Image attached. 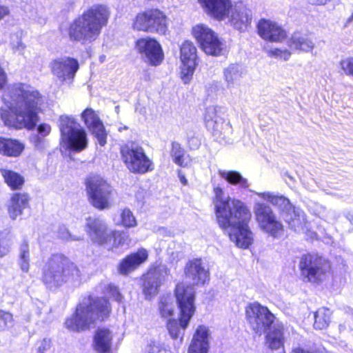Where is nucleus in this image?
I'll use <instances>...</instances> for the list:
<instances>
[{"label": "nucleus", "mask_w": 353, "mask_h": 353, "mask_svg": "<svg viewBox=\"0 0 353 353\" xmlns=\"http://www.w3.org/2000/svg\"><path fill=\"white\" fill-rule=\"evenodd\" d=\"M299 268L305 281L318 283L325 278L331 266L323 257L308 254L301 257Z\"/></svg>", "instance_id": "13"}, {"label": "nucleus", "mask_w": 353, "mask_h": 353, "mask_svg": "<svg viewBox=\"0 0 353 353\" xmlns=\"http://www.w3.org/2000/svg\"><path fill=\"white\" fill-rule=\"evenodd\" d=\"M350 216H351V217H352V219H350L349 216H348V219H350V221L351 223L353 225V216L350 215Z\"/></svg>", "instance_id": "61"}, {"label": "nucleus", "mask_w": 353, "mask_h": 353, "mask_svg": "<svg viewBox=\"0 0 353 353\" xmlns=\"http://www.w3.org/2000/svg\"><path fill=\"white\" fill-rule=\"evenodd\" d=\"M184 273L186 280L192 286L203 285L209 281V272L199 259L189 261L185 266Z\"/></svg>", "instance_id": "22"}, {"label": "nucleus", "mask_w": 353, "mask_h": 353, "mask_svg": "<svg viewBox=\"0 0 353 353\" xmlns=\"http://www.w3.org/2000/svg\"><path fill=\"white\" fill-rule=\"evenodd\" d=\"M8 104L0 108V117L4 125L17 129L34 128L43 100L34 88L17 83L8 89Z\"/></svg>", "instance_id": "1"}, {"label": "nucleus", "mask_w": 353, "mask_h": 353, "mask_svg": "<svg viewBox=\"0 0 353 353\" xmlns=\"http://www.w3.org/2000/svg\"><path fill=\"white\" fill-rule=\"evenodd\" d=\"M339 65L345 74L353 77V57L341 59Z\"/></svg>", "instance_id": "44"}, {"label": "nucleus", "mask_w": 353, "mask_h": 353, "mask_svg": "<svg viewBox=\"0 0 353 353\" xmlns=\"http://www.w3.org/2000/svg\"><path fill=\"white\" fill-rule=\"evenodd\" d=\"M50 125L46 123H41L37 127L38 135H40L42 137L48 136L50 133Z\"/></svg>", "instance_id": "51"}, {"label": "nucleus", "mask_w": 353, "mask_h": 353, "mask_svg": "<svg viewBox=\"0 0 353 353\" xmlns=\"http://www.w3.org/2000/svg\"><path fill=\"white\" fill-rule=\"evenodd\" d=\"M6 184L12 190H19L24 184L23 178H4Z\"/></svg>", "instance_id": "46"}, {"label": "nucleus", "mask_w": 353, "mask_h": 353, "mask_svg": "<svg viewBox=\"0 0 353 353\" xmlns=\"http://www.w3.org/2000/svg\"><path fill=\"white\" fill-rule=\"evenodd\" d=\"M159 311L162 318L170 319L174 314V298L171 294H164L160 298Z\"/></svg>", "instance_id": "37"}, {"label": "nucleus", "mask_w": 353, "mask_h": 353, "mask_svg": "<svg viewBox=\"0 0 353 353\" xmlns=\"http://www.w3.org/2000/svg\"><path fill=\"white\" fill-rule=\"evenodd\" d=\"M353 21V13L352 14V15L347 19V21H346V25L350 23L351 22Z\"/></svg>", "instance_id": "59"}, {"label": "nucleus", "mask_w": 353, "mask_h": 353, "mask_svg": "<svg viewBox=\"0 0 353 353\" xmlns=\"http://www.w3.org/2000/svg\"><path fill=\"white\" fill-rule=\"evenodd\" d=\"M86 230L94 243L103 245L108 249L112 250L128 245L130 243V239L127 232L109 230L104 221L100 219L88 218L86 222Z\"/></svg>", "instance_id": "7"}, {"label": "nucleus", "mask_w": 353, "mask_h": 353, "mask_svg": "<svg viewBox=\"0 0 353 353\" xmlns=\"http://www.w3.org/2000/svg\"><path fill=\"white\" fill-rule=\"evenodd\" d=\"M332 312L326 307H321L314 313V327L315 329L323 330L326 328L331 319Z\"/></svg>", "instance_id": "38"}, {"label": "nucleus", "mask_w": 353, "mask_h": 353, "mask_svg": "<svg viewBox=\"0 0 353 353\" xmlns=\"http://www.w3.org/2000/svg\"><path fill=\"white\" fill-rule=\"evenodd\" d=\"M29 17L32 20L36 21L37 23L42 24L46 22V18L43 16L41 10H33L29 15Z\"/></svg>", "instance_id": "50"}, {"label": "nucleus", "mask_w": 353, "mask_h": 353, "mask_svg": "<svg viewBox=\"0 0 353 353\" xmlns=\"http://www.w3.org/2000/svg\"><path fill=\"white\" fill-rule=\"evenodd\" d=\"M174 294L179 310V321L170 319L167 323V329L172 339H180L182 341L185 331L196 311L195 290L191 285L184 283L176 285Z\"/></svg>", "instance_id": "6"}, {"label": "nucleus", "mask_w": 353, "mask_h": 353, "mask_svg": "<svg viewBox=\"0 0 353 353\" xmlns=\"http://www.w3.org/2000/svg\"><path fill=\"white\" fill-rule=\"evenodd\" d=\"M41 272L42 281L48 288H57L64 283L76 285L81 282L79 268L61 254H54L48 258Z\"/></svg>", "instance_id": "5"}, {"label": "nucleus", "mask_w": 353, "mask_h": 353, "mask_svg": "<svg viewBox=\"0 0 353 353\" xmlns=\"http://www.w3.org/2000/svg\"><path fill=\"white\" fill-rule=\"evenodd\" d=\"M59 237L62 239L65 240H79V239H75L72 237L71 234L69 233L68 230L66 228H61L59 232Z\"/></svg>", "instance_id": "53"}, {"label": "nucleus", "mask_w": 353, "mask_h": 353, "mask_svg": "<svg viewBox=\"0 0 353 353\" xmlns=\"http://www.w3.org/2000/svg\"><path fill=\"white\" fill-rule=\"evenodd\" d=\"M148 258V251L144 248H141L137 252L123 259L119 265L118 270L121 274L127 275L146 261Z\"/></svg>", "instance_id": "26"}, {"label": "nucleus", "mask_w": 353, "mask_h": 353, "mask_svg": "<svg viewBox=\"0 0 353 353\" xmlns=\"http://www.w3.org/2000/svg\"><path fill=\"white\" fill-rule=\"evenodd\" d=\"M50 68L57 82L60 84L68 83L70 85L79 69V64L77 59L63 56L52 60Z\"/></svg>", "instance_id": "15"}, {"label": "nucleus", "mask_w": 353, "mask_h": 353, "mask_svg": "<svg viewBox=\"0 0 353 353\" xmlns=\"http://www.w3.org/2000/svg\"><path fill=\"white\" fill-rule=\"evenodd\" d=\"M188 143L190 149L196 150L198 149L201 145V141L198 137L194 136V134H188Z\"/></svg>", "instance_id": "48"}, {"label": "nucleus", "mask_w": 353, "mask_h": 353, "mask_svg": "<svg viewBox=\"0 0 353 353\" xmlns=\"http://www.w3.org/2000/svg\"><path fill=\"white\" fill-rule=\"evenodd\" d=\"M44 349H45V347L43 345V342H41V345L37 348V353H43V352L44 351Z\"/></svg>", "instance_id": "58"}, {"label": "nucleus", "mask_w": 353, "mask_h": 353, "mask_svg": "<svg viewBox=\"0 0 353 353\" xmlns=\"http://www.w3.org/2000/svg\"><path fill=\"white\" fill-rule=\"evenodd\" d=\"M292 353H312L310 351H307V350H303L302 348H300V347H297V348H295L292 350Z\"/></svg>", "instance_id": "57"}, {"label": "nucleus", "mask_w": 353, "mask_h": 353, "mask_svg": "<svg viewBox=\"0 0 353 353\" xmlns=\"http://www.w3.org/2000/svg\"><path fill=\"white\" fill-rule=\"evenodd\" d=\"M247 321L252 330L258 336H261L277 321L274 315L258 302L250 303L245 308Z\"/></svg>", "instance_id": "10"}, {"label": "nucleus", "mask_w": 353, "mask_h": 353, "mask_svg": "<svg viewBox=\"0 0 353 353\" xmlns=\"http://www.w3.org/2000/svg\"><path fill=\"white\" fill-rule=\"evenodd\" d=\"M110 11L103 4H94L87 9L70 25L68 36L72 41L81 44L91 43L101 34L108 23Z\"/></svg>", "instance_id": "3"}, {"label": "nucleus", "mask_w": 353, "mask_h": 353, "mask_svg": "<svg viewBox=\"0 0 353 353\" xmlns=\"http://www.w3.org/2000/svg\"><path fill=\"white\" fill-rule=\"evenodd\" d=\"M266 344L272 350H278L283 347L284 336L283 325L276 321L266 332Z\"/></svg>", "instance_id": "32"}, {"label": "nucleus", "mask_w": 353, "mask_h": 353, "mask_svg": "<svg viewBox=\"0 0 353 353\" xmlns=\"http://www.w3.org/2000/svg\"><path fill=\"white\" fill-rule=\"evenodd\" d=\"M19 264L23 272H28L30 268V249L26 241H23L19 246Z\"/></svg>", "instance_id": "39"}, {"label": "nucleus", "mask_w": 353, "mask_h": 353, "mask_svg": "<svg viewBox=\"0 0 353 353\" xmlns=\"http://www.w3.org/2000/svg\"><path fill=\"white\" fill-rule=\"evenodd\" d=\"M117 224L119 225V223ZM119 224L125 228H133L137 225V220L130 209L125 208L121 211Z\"/></svg>", "instance_id": "40"}, {"label": "nucleus", "mask_w": 353, "mask_h": 353, "mask_svg": "<svg viewBox=\"0 0 353 353\" xmlns=\"http://www.w3.org/2000/svg\"><path fill=\"white\" fill-rule=\"evenodd\" d=\"M178 176L181 177V176H184V174H181V172L179 171Z\"/></svg>", "instance_id": "62"}, {"label": "nucleus", "mask_w": 353, "mask_h": 353, "mask_svg": "<svg viewBox=\"0 0 353 353\" xmlns=\"http://www.w3.org/2000/svg\"><path fill=\"white\" fill-rule=\"evenodd\" d=\"M24 149L25 144L19 140L0 137V154L9 157H18Z\"/></svg>", "instance_id": "31"}, {"label": "nucleus", "mask_w": 353, "mask_h": 353, "mask_svg": "<svg viewBox=\"0 0 353 353\" xmlns=\"http://www.w3.org/2000/svg\"><path fill=\"white\" fill-rule=\"evenodd\" d=\"M22 34V30H19L12 34L10 37V44L13 50L19 52V54H21L25 49V45L23 43L21 40Z\"/></svg>", "instance_id": "41"}, {"label": "nucleus", "mask_w": 353, "mask_h": 353, "mask_svg": "<svg viewBox=\"0 0 353 353\" xmlns=\"http://www.w3.org/2000/svg\"><path fill=\"white\" fill-rule=\"evenodd\" d=\"M204 121L206 128L221 144H234L239 141V137L234 132L230 121L219 115L216 107L209 106L206 108Z\"/></svg>", "instance_id": "9"}, {"label": "nucleus", "mask_w": 353, "mask_h": 353, "mask_svg": "<svg viewBox=\"0 0 353 353\" xmlns=\"http://www.w3.org/2000/svg\"><path fill=\"white\" fill-rule=\"evenodd\" d=\"M214 203L219 226L230 229L229 236L239 248L246 249L252 244L253 234L249 229L250 210L240 201L225 196L220 187H214Z\"/></svg>", "instance_id": "2"}, {"label": "nucleus", "mask_w": 353, "mask_h": 353, "mask_svg": "<svg viewBox=\"0 0 353 353\" xmlns=\"http://www.w3.org/2000/svg\"><path fill=\"white\" fill-rule=\"evenodd\" d=\"M252 15V11L240 3L232 10L230 22L234 28L244 31L251 23Z\"/></svg>", "instance_id": "27"}, {"label": "nucleus", "mask_w": 353, "mask_h": 353, "mask_svg": "<svg viewBox=\"0 0 353 353\" xmlns=\"http://www.w3.org/2000/svg\"><path fill=\"white\" fill-rule=\"evenodd\" d=\"M10 10L7 6L0 4V21L3 19L6 16L9 15Z\"/></svg>", "instance_id": "56"}, {"label": "nucleus", "mask_w": 353, "mask_h": 353, "mask_svg": "<svg viewBox=\"0 0 353 353\" xmlns=\"http://www.w3.org/2000/svg\"><path fill=\"white\" fill-rule=\"evenodd\" d=\"M180 181H181V183L183 185H185L186 183H187V180H186V178L185 177H183V178H180Z\"/></svg>", "instance_id": "60"}, {"label": "nucleus", "mask_w": 353, "mask_h": 353, "mask_svg": "<svg viewBox=\"0 0 353 353\" xmlns=\"http://www.w3.org/2000/svg\"><path fill=\"white\" fill-rule=\"evenodd\" d=\"M1 174L2 176H21L20 174L13 172L11 170H6V169H1L0 170Z\"/></svg>", "instance_id": "55"}, {"label": "nucleus", "mask_w": 353, "mask_h": 353, "mask_svg": "<svg viewBox=\"0 0 353 353\" xmlns=\"http://www.w3.org/2000/svg\"><path fill=\"white\" fill-rule=\"evenodd\" d=\"M254 210L256 219L263 232L274 238L279 237L283 234V224L277 220L270 206L262 203H256Z\"/></svg>", "instance_id": "16"}, {"label": "nucleus", "mask_w": 353, "mask_h": 353, "mask_svg": "<svg viewBox=\"0 0 353 353\" xmlns=\"http://www.w3.org/2000/svg\"><path fill=\"white\" fill-rule=\"evenodd\" d=\"M309 179L311 182H316L314 178H309Z\"/></svg>", "instance_id": "63"}, {"label": "nucleus", "mask_w": 353, "mask_h": 353, "mask_svg": "<svg viewBox=\"0 0 353 353\" xmlns=\"http://www.w3.org/2000/svg\"><path fill=\"white\" fill-rule=\"evenodd\" d=\"M227 184L239 185L241 187L247 186V181L245 178H223Z\"/></svg>", "instance_id": "49"}, {"label": "nucleus", "mask_w": 353, "mask_h": 353, "mask_svg": "<svg viewBox=\"0 0 353 353\" xmlns=\"http://www.w3.org/2000/svg\"><path fill=\"white\" fill-rule=\"evenodd\" d=\"M123 161L132 172L145 174L153 169L152 163L145 155L143 149L135 143H130L121 148Z\"/></svg>", "instance_id": "12"}, {"label": "nucleus", "mask_w": 353, "mask_h": 353, "mask_svg": "<svg viewBox=\"0 0 353 353\" xmlns=\"http://www.w3.org/2000/svg\"><path fill=\"white\" fill-rule=\"evenodd\" d=\"M219 174L220 176H242L241 174L236 171H226L219 170Z\"/></svg>", "instance_id": "54"}, {"label": "nucleus", "mask_w": 353, "mask_h": 353, "mask_svg": "<svg viewBox=\"0 0 353 353\" xmlns=\"http://www.w3.org/2000/svg\"><path fill=\"white\" fill-rule=\"evenodd\" d=\"M315 44L307 33L296 32L290 40V47L292 49L309 52L314 49Z\"/></svg>", "instance_id": "33"}, {"label": "nucleus", "mask_w": 353, "mask_h": 353, "mask_svg": "<svg viewBox=\"0 0 353 353\" xmlns=\"http://www.w3.org/2000/svg\"><path fill=\"white\" fill-rule=\"evenodd\" d=\"M210 336L208 327L199 325L193 335L188 353H208Z\"/></svg>", "instance_id": "25"}, {"label": "nucleus", "mask_w": 353, "mask_h": 353, "mask_svg": "<svg viewBox=\"0 0 353 353\" xmlns=\"http://www.w3.org/2000/svg\"><path fill=\"white\" fill-rule=\"evenodd\" d=\"M84 124L96 138L101 146H104L107 143V133L103 123L98 114L92 108H87L81 114Z\"/></svg>", "instance_id": "19"}, {"label": "nucleus", "mask_w": 353, "mask_h": 353, "mask_svg": "<svg viewBox=\"0 0 353 353\" xmlns=\"http://www.w3.org/2000/svg\"><path fill=\"white\" fill-rule=\"evenodd\" d=\"M136 48L145 61L152 65H159L163 59L161 46L155 39L150 38L139 39L136 43Z\"/></svg>", "instance_id": "20"}, {"label": "nucleus", "mask_w": 353, "mask_h": 353, "mask_svg": "<svg viewBox=\"0 0 353 353\" xmlns=\"http://www.w3.org/2000/svg\"><path fill=\"white\" fill-rule=\"evenodd\" d=\"M138 30L164 34L168 29L167 17L159 9H150L139 13L134 22Z\"/></svg>", "instance_id": "14"}, {"label": "nucleus", "mask_w": 353, "mask_h": 353, "mask_svg": "<svg viewBox=\"0 0 353 353\" xmlns=\"http://www.w3.org/2000/svg\"><path fill=\"white\" fill-rule=\"evenodd\" d=\"M282 218L294 232L306 233L308 231L305 214L300 208H294L291 212L283 214Z\"/></svg>", "instance_id": "28"}, {"label": "nucleus", "mask_w": 353, "mask_h": 353, "mask_svg": "<svg viewBox=\"0 0 353 353\" xmlns=\"http://www.w3.org/2000/svg\"><path fill=\"white\" fill-rule=\"evenodd\" d=\"M113 334L108 328H99L94 336L93 348L97 353H110L112 346Z\"/></svg>", "instance_id": "29"}, {"label": "nucleus", "mask_w": 353, "mask_h": 353, "mask_svg": "<svg viewBox=\"0 0 353 353\" xmlns=\"http://www.w3.org/2000/svg\"><path fill=\"white\" fill-rule=\"evenodd\" d=\"M85 185L88 200L95 208L101 210L111 206L113 188L103 178H88Z\"/></svg>", "instance_id": "11"}, {"label": "nucleus", "mask_w": 353, "mask_h": 353, "mask_svg": "<svg viewBox=\"0 0 353 353\" xmlns=\"http://www.w3.org/2000/svg\"><path fill=\"white\" fill-rule=\"evenodd\" d=\"M107 294L110 295V297L113 298L117 302H121L122 301L123 296L119 292L118 288L112 284L108 285L106 288Z\"/></svg>", "instance_id": "47"}, {"label": "nucleus", "mask_w": 353, "mask_h": 353, "mask_svg": "<svg viewBox=\"0 0 353 353\" xmlns=\"http://www.w3.org/2000/svg\"><path fill=\"white\" fill-rule=\"evenodd\" d=\"M169 274V270L165 265H159L148 270L143 276V292L146 299L157 295L159 288Z\"/></svg>", "instance_id": "18"}, {"label": "nucleus", "mask_w": 353, "mask_h": 353, "mask_svg": "<svg viewBox=\"0 0 353 353\" xmlns=\"http://www.w3.org/2000/svg\"><path fill=\"white\" fill-rule=\"evenodd\" d=\"M44 137L40 135H35L32 137V142L37 148H42L44 143Z\"/></svg>", "instance_id": "52"}, {"label": "nucleus", "mask_w": 353, "mask_h": 353, "mask_svg": "<svg viewBox=\"0 0 353 353\" xmlns=\"http://www.w3.org/2000/svg\"><path fill=\"white\" fill-rule=\"evenodd\" d=\"M170 156L173 161L181 167L187 166L190 161L189 155L185 152L181 144L175 141L172 143Z\"/></svg>", "instance_id": "36"}, {"label": "nucleus", "mask_w": 353, "mask_h": 353, "mask_svg": "<svg viewBox=\"0 0 353 353\" xmlns=\"http://www.w3.org/2000/svg\"><path fill=\"white\" fill-rule=\"evenodd\" d=\"M258 32L265 40L279 42L286 37V32L277 23L261 19L258 23Z\"/></svg>", "instance_id": "23"}, {"label": "nucleus", "mask_w": 353, "mask_h": 353, "mask_svg": "<svg viewBox=\"0 0 353 353\" xmlns=\"http://www.w3.org/2000/svg\"><path fill=\"white\" fill-rule=\"evenodd\" d=\"M243 74V68L241 65L232 63L225 68L223 70V77L227 83V87H234L240 81Z\"/></svg>", "instance_id": "35"}, {"label": "nucleus", "mask_w": 353, "mask_h": 353, "mask_svg": "<svg viewBox=\"0 0 353 353\" xmlns=\"http://www.w3.org/2000/svg\"><path fill=\"white\" fill-rule=\"evenodd\" d=\"M163 345L157 341H150L145 349V353H165Z\"/></svg>", "instance_id": "45"}, {"label": "nucleus", "mask_w": 353, "mask_h": 353, "mask_svg": "<svg viewBox=\"0 0 353 353\" xmlns=\"http://www.w3.org/2000/svg\"><path fill=\"white\" fill-rule=\"evenodd\" d=\"M206 13L214 18L222 20L232 8L230 0H197Z\"/></svg>", "instance_id": "24"}, {"label": "nucleus", "mask_w": 353, "mask_h": 353, "mask_svg": "<svg viewBox=\"0 0 353 353\" xmlns=\"http://www.w3.org/2000/svg\"><path fill=\"white\" fill-rule=\"evenodd\" d=\"M196 48L189 41H185L181 47V60L182 62L181 78L187 83L193 74L196 65Z\"/></svg>", "instance_id": "21"}, {"label": "nucleus", "mask_w": 353, "mask_h": 353, "mask_svg": "<svg viewBox=\"0 0 353 353\" xmlns=\"http://www.w3.org/2000/svg\"><path fill=\"white\" fill-rule=\"evenodd\" d=\"M30 196L27 193H14L12 195L8 205L10 217L14 220L21 215L23 210L29 208Z\"/></svg>", "instance_id": "30"}, {"label": "nucleus", "mask_w": 353, "mask_h": 353, "mask_svg": "<svg viewBox=\"0 0 353 353\" xmlns=\"http://www.w3.org/2000/svg\"><path fill=\"white\" fill-rule=\"evenodd\" d=\"M110 312V305L107 299L88 296L81 301L75 313L66 319L65 326L73 332L88 330L97 321L106 318Z\"/></svg>", "instance_id": "4"}, {"label": "nucleus", "mask_w": 353, "mask_h": 353, "mask_svg": "<svg viewBox=\"0 0 353 353\" xmlns=\"http://www.w3.org/2000/svg\"><path fill=\"white\" fill-rule=\"evenodd\" d=\"M192 34L199 43L201 48L207 54L219 56L223 50V43L216 34L204 24L193 27Z\"/></svg>", "instance_id": "17"}, {"label": "nucleus", "mask_w": 353, "mask_h": 353, "mask_svg": "<svg viewBox=\"0 0 353 353\" xmlns=\"http://www.w3.org/2000/svg\"><path fill=\"white\" fill-rule=\"evenodd\" d=\"M259 195L262 199L271 203L272 205L277 206L281 211V215L282 217L283 214L291 212V210L295 208L290 203V201L287 198L283 196L274 195L270 192H263L259 194Z\"/></svg>", "instance_id": "34"}, {"label": "nucleus", "mask_w": 353, "mask_h": 353, "mask_svg": "<svg viewBox=\"0 0 353 353\" xmlns=\"http://www.w3.org/2000/svg\"><path fill=\"white\" fill-rule=\"evenodd\" d=\"M59 127L61 142L65 144L66 149L81 152L88 147V134L73 116H60Z\"/></svg>", "instance_id": "8"}, {"label": "nucleus", "mask_w": 353, "mask_h": 353, "mask_svg": "<svg viewBox=\"0 0 353 353\" xmlns=\"http://www.w3.org/2000/svg\"><path fill=\"white\" fill-rule=\"evenodd\" d=\"M265 51L269 57L283 59L285 61L288 60L291 55V53L286 49H285V50H281L279 48L268 49L265 48Z\"/></svg>", "instance_id": "43"}, {"label": "nucleus", "mask_w": 353, "mask_h": 353, "mask_svg": "<svg viewBox=\"0 0 353 353\" xmlns=\"http://www.w3.org/2000/svg\"><path fill=\"white\" fill-rule=\"evenodd\" d=\"M14 325L12 314L6 310H0V329L4 330Z\"/></svg>", "instance_id": "42"}]
</instances>
